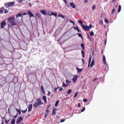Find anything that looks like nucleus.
<instances>
[{"instance_id": "nucleus-29", "label": "nucleus", "mask_w": 124, "mask_h": 124, "mask_svg": "<svg viewBox=\"0 0 124 124\" xmlns=\"http://www.w3.org/2000/svg\"><path fill=\"white\" fill-rule=\"evenodd\" d=\"M18 17H22V13H19L16 15V18Z\"/></svg>"}, {"instance_id": "nucleus-1", "label": "nucleus", "mask_w": 124, "mask_h": 124, "mask_svg": "<svg viewBox=\"0 0 124 124\" xmlns=\"http://www.w3.org/2000/svg\"><path fill=\"white\" fill-rule=\"evenodd\" d=\"M7 21L11 24L12 27L13 26H16L17 25V23L16 22V20H15V17H11L8 18Z\"/></svg>"}, {"instance_id": "nucleus-30", "label": "nucleus", "mask_w": 124, "mask_h": 124, "mask_svg": "<svg viewBox=\"0 0 124 124\" xmlns=\"http://www.w3.org/2000/svg\"><path fill=\"white\" fill-rule=\"evenodd\" d=\"M90 35L91 36H93L94 35V33H93V31H91L90 32Z\"/></svg>"}, {"instance_id": "nucleus-8", "label": "nucleus", "mask_w": 124, "mask_h": 124, "mask_svg": "<svg viewBox=\"0 0 124 124\" xmlns=\"http://www.w3.org/2000/svg\"><path fill=\"white\" fill-rule=\"evenodd\" d=\"M32 109V104H30L28 106V112H30Z\"/></svg>"}, {"instance_id": "nucleus-34", "label": "nucleus", "mask_w": 124, "mask_h": 124, "mask_svg": "<svg viewBox=\"0 0 124 124\" xmlns=\"http://www.w3.org/2000/svg\"><path fill=\"white\" fill-rule=\"evenodd\" d=\"M66 84H70L71 83V81L68 80L67 79L66 80Z\"/></svg>"}, {"instance_id": "nucleus-2", "label": "nucleus", "mask_w": 124, "mask_h": 124, "mask_svg": "<svg viewBox=\"0 0 124 124\" xmlns=\"http://www.w3.org/2000/svg\"><path fill=\"white\" fill-rule=\"evenodd\" d=\"M44 103L41 101L40 98H38L33 104V107L36 108V107H38L40 105H43Z\"/></svg>"}, {"instance_id": "nucleus-20", "label": "nucleus", "mask_w": 124, "mask_h": 124, "mask_svg": "<svg viewBox=\"0 0 124 124\" xmlns=\"http://www.w3.org/2000/svg\"><path fill=\"white\" fill-rule=\"evenodd\" d=\"M59 103H60V101L57 100L55 105V107H58V106L59 105Z\"/></svg>"}, {"instance_id": "nucleus-14", "label": "nucleus", "mask_w": 124, "mask_h": 124, "mask_svg": "<svg viewBox=\"0 0 124 124\" xmlns=\"http://www.w3.org/2000/svg\"><path fill=\"white\" fill-rule=\"evenodd\" d=\"M70 5L73 8H76V5L75 4H74L73 2H71L70 3Z\"/></svg>"}, {"instance_id": "nucleus-58", "label": "nucleus", "mask_w": 124, "mask_h": 124, "mask_svg": "<svg viewBox=\"0 0 124 124\" xmlns=\"http://www.w3.org/2000/svg\"><path fill=\"white\" fill-rule=\"evenodd\" d=\"M17 117H18V113H17L16 115L14 116V118H17Z\"/></svg>"}, {"instance_id": "nucleus-22", "label": "nucleus", "mask_w": 124, "mask_h": 124, "mask_svg": "<svg viewBox=\"0 0 124 124\" xmlns=\"http://www.w3.org/2000/svg\"><path fill=\"white\" fill-rule=\"evenodd\" d=\"M80 46L83 50H85V45L83 43H81Z\"/></svg>"}, {"instance_id": "nucleus-26", "label": "nucleus", "mask_w": 124, "mask_h": 124, "mask_svg": "<svg viewBox=\"0 0 124 124\" xmlns=\"http://www.w3.org/2000/svg\"><path fill=\"white\" fill-rule=\"evenodd\" d=\"M121 9H122V6H121V5H119V8H118V13L121 12Z\"/></svg>"}, {"instance_id": "nucleus-10", "label": "nucleus", "mask_w": 124, "mask_h": 124, "mask_svg": "<svg viewBox=\"0 0 124 124\" xmlns=\"http://www.w3.org/2000/svg\"><path fill=\"white\" fill-rule=\"evenodd\" d=\"M103 62L104 64H107L106 63V58H105V55H103Z\"/></svg>"}, {"instance_id": "nucleus-54", "label": "nucleus", "mask_w": 124, "mask_h": 124, "mask_svg": "<svg viewBox=\"0 0 124 124\" xmlns=\"http://www.w3.org/2000/svg\"><path fill=\"white\" fill-rule=\"evenodd\" d=\"M63 1L65 2L66 4H67V1L66 0H63Z\"/></svg>"}, {"instance_id": "nucleus-38", "label": "nucleus", "mask_w": 124, "mask_h": 124, "mask_svg": "<svg viewBox=\"0 0 124 124\" xmlns=\"http://www.w3.org/2000/svg\"><path fill=\"white\" fill-rule=\"evenodd\" d=\"M105 23H106V24H108V23H109V21H108V19L106 18L105 19Z\"/></svg>"}, {"instance_id": "nucleus-63", "label": "nucleus", "mask_w": 124, "mask_h": 124, "mask_svg": "<svg viewBox=\"0 0 124 124\" xmlns=\"http://www.w3.org/2000/svg\"><path fill=\"white\" fill-rule=\"evenodd\" d=\"M42 92H43L44 94H45V91L43 90Z\"/></svg>"}, {"instance_id": "nucleus-35", "label": "nucleus", "mask_w": 124, "mask_h": 124, "mask_svg": "<svg viewBox=\"0 0 124 124\" xmlns=\"http://www.w3.org/2000/svg\"><path fill=\"white\" fill-rule=\"evenodd\" d=\"M67 86H68V84L67 85L65 83H64V82H63V85L62 87H67Z\"/></svg>"}, {"instance_id": "nucleus-33", "label": "nucleus", "mask_w": 124, "mask_h": 124, "mask_svg": "<svg viewBox=\"0 0 124 124\" xmlns=\"http://www.w3.org/2000/svg\"><path fill=\"white\" fill-rule=\"evenodd\" d=\"M18 3H22L23 2V0H16Z\"/></svg>"}, {"instance_id": "nucleus-64", "label": "nucleus", "mask_w": 124, "mask_h": 124, "mask_svg": "<svg viewBox=\"0 0 124 124\" xmlns=\"http://www.w3.org/2000/svg\"><path fill=\"white\" fill-rule=\"evenodd\" d=\"M80 103H78V107L79 108L80 107Z\"/></svg>"}, {"instance_id": "nucleus-37", "label": "nucleus", "mask_w": 124, "mask_h": 124, "mask_svg": "<svg viewBox=\"0 0 124 124\" xmlns=\"http://www.w3.org/2000/svg\"><path fill=\"white\" fill-rule=\"evenodd\" d=\"M72 92V90L70 89L68 91V94H70L71 93V92Z\"/></svg>"}, {"instance_id": "nucleus-50", "label": "nucleus", "mask_w": 124, "mask_h": 124, "mask_svg": "<svg viewBox=\"0 0 124 124\" xmlns=\"http://www.w3.org/2000/svg\"><path fill=\"white\" fill-rule=\"evenodd\" d=\"M96 80H98V79H97V78H96L93 80V82H95Z\"/></svg>"}, {"instance_id": "nucleus-41", "label": "nucleus", "mask_w": 124, "mask_h": 124, "mask_svg": "<svg viewBox=\"0 0 124 124\" xmlns=\"http://www.w3.org/2000/svg\"><path fill=\"white\" fill-rule=\"evenodd\" d=\"M69 21L70 23H72V24H73L74 25H75V22H74V21L71 20H69Z\"/></svg>"}, {"instance_id": "nucleus-6", "label": "nucleus", "mask_w": 124, "mask_h": 124, "mask_svg": "<svg viewBox=\"0 0 124 124\" xmlns=\"http://www.w3.org/2000/svg\"><path fill=\"white\" fill-rule=\"evenodd\" d=\"M21 121H23V117L21 116L18 117L16 120V124H20Z\"/></svg>"}, {"instance_id": "nucleus-51", "label": "nucleus", "mask_w": 124, "mask_h": 124, "mask_svg": "<svg viewBox=\"0 0 124 124\" xmlns=\"http://www.w3.org/2000/svg\"><path fill=\"white\" fill-rule=\"evenodd\" d=\"M46 113H49V109H48V108H46Z\"/></svg>"}, {"instance_id": "nucleus-21", "label": "nucleus", "mask_w": 124, "mask_h": 124, "mask_svg": "<svg viewBox=\"0 0 124 124\" xmlns=\"http://www.w3.org/2000/svg\"><path fill=\"white\" fill-rule=\"evenodd\" d=\"M77 69L78 70V73H80V72H82L83 69H79L78 67H77Z\"/></svg>"}, {"instance_id": "nucleus-12", "label": "nucleus", "mask_w": 124, "mask_h": 124, "mask_svg": "<svg viewBox=\"0 0 124 124\" xmlns=\"http://www.w3.org/2000/svg\"><path fill=\"white\" fill-rule=\"evenodd\" d=\"M92 62V56H90L89 58V62H88V67L90 66L91 64V62Z\"/></svg>"}, {"instance_id": "nucleus-61", "label": "nucleus", "mask_w": 124, "mask_h": 124, "mask_svg": "<svg viewBox=\"0 0 124 124\" xmlns=\"http://www.w3.org/2000/svg\"><path fill=\"white\" fill-rule=\"evenodd\" d=\"M84 2L85 3H87V2H88V0H85Z\"/></svg>"}, {"instance_id": "nucleus-27", "label": "nucleus", "mask_w": 124, "mask_h": 124, "mask_svg": "<svg viewBox=\"0 0 124 124\" xmlns=\"http://www.w3.org/2000/svg\"><path fill=\"white\" fill-rule=\"evenodd\" d=\"M11 123L12 124H15V119H13L11 121Z\"/></svg>"}, {"instance_id": "nucleus-55", "label": "nucleus", "mask_w": 124, "mask_h": 124, "mask_svg": "<svg viewBox=\"0 0 124 124\" xmlns=\"http://www.w3.org/2000/svg\"><path fill=\"white\" fill-rule=\"evenodd\" d=\"M62 90H63V89L62 88H61L60 89H59V92H62Z\"/></svg>"}, {"instance_id": "nucleus-59", "label": "nucleus", "mask_w": 124, "mask_h": 124, "mask_svg": "<svg viewBox=\"0 0 124 124\" xmlns=\"http://www.w3.org/2000/svg\"><path fill=\"white\" fill-rule=\"evenodd\" d=\"M55 92H57V91H58V88H55L54 89Z\"/></svg>"}, {"instance_id": "nucleus-57", "label": "nucleus", "mask_w": 124, "mask_h": 124, "mask_svg": "<svg viewBox=\"0 0 124 124\" xmlns=\"http://www.w3.org/2000/svg\"><path fill=\"white\" fill-rule=\"evenodd\" d=\"M41 89L42 91H44V88H43V86H41Z\"/></svg>"}, {"instance_id": "nucleus-24", "label": "nucleus", "mask_w": 124, "mask_h": 124, "mask_svg": "<svg viewBox=\"0 0 124 124\" xmlns=\"http://www.w3.org/2000/svg\"><path fill=\"white\" fill-rule=\"evenodd\" d=\"M35 16L38 18H39L40 17V14H39L38 13H37L35 14Z\"/></svg>"}, {"instance_id": "nucleus-18", "label": "nucleus", "mask_w": 124, "mask_h": 124, "mask_svg": "<svg viewBox=\"0 0 124 124\" xmlns=\"http://www.w3.org/2000/svg\"><path fill=\"white\" fill-rule=\"evenodd\" d=\"M4 7H2L0 8V13L3 14V11H4Z\"/></svg>"}, {"instance_id": "nucleus-32", "label": "nucleus", "mask_w": 124, "mask_h": 124, "mask_svg": "<svg viewBox=\"0 0 124 124\" xmlns=\"http://www.w3.org/2000/svg\"><path fill=\"white\" fill-rule=\"evenodd\" d=\"M79 93V92H77L74 95V97H77V95H78V94Z\"/></svg>"}, {"instance_id": "nucleus-3", "label": "nucleus", "mask_w": 124, "mask_h": 124, "mask_svg": "<svg viewBox=\"0 0 124 124\" xmlns=\"http://www.w3.org/2000/svg\"><path fill=\"white\" fill-rule=\"evenodd\" d=\"M82 28L83 30L85 31H90V29H92L93 28V25L92 24H90L89 26H86L85 25H82Z\"/></svg>"}, {"instance_id": "nucleus-40", "label": "nucleus", "mask_w": 124, "mask_h": 124, "mask_svg": "<svg viewBox=\"0 0 124 124\" xmlns=\"http://www.w3.org/2000/svg\"><path fill=\"white\" fill-rule=\"evenodd\" d=\"M95 9V5H93L92 7V10H94Z\"/></svg>"}, {"instance_id": "nucleus-36", "label": "nucleus", "mask_w": 124, "mask_h": 124, "mask_svg": "<svg viewBox=\"0 0 124 124\" xmlns=\"http://www.w3.org/2000/svg\"><path fill=\"white\" fill-rule=\"evenodd\" d=\"M16 111L17 113H18L19 115H21V110L20 109H16Z\"/></svg>"}, {"instance_id": "nucleus-48", "label": "nucleus", "mask_w": 124, "mask_h": 124, "mask_svg": "<svg viewBox=\"0 0 124 124\" xmlns=\"http://www.w3.org/2000/svg\"><path fill=\"white\" fill-rule=\"evenodd\" d=\"M83 102H87L88 100H87V99H83Z\"/></svg>"}, {"instance_id": "nucleus-23", "label": "nucleus", "mask_w": 124, "mask_h": 124, "mask_svg": "<svg viewBox=\"0 0 124 124\" xmlns=\"http://www.w3.org/2000/svg\"><path fill=\"white\" fill-rule=\"evenodd\" d=\"M81 54L82 58H85V51L84 50L81 51Z\"/></svg>"}, {"instance_id": "nucleus-45", "label": "nucleus", "mask_w": 124, "mask_h": 124, "mask_svg": "<svg viewBox=\"0 0 124 124\" xmlns=\"http://www.w3.org/2000/svg\"><path fill=\"white\" fill-rule=\"evenodd\" d=\"M47 92H48V94H47V95L48 96H50L51 93H50V91H48Z\"/></svg>"}, {"instance_id": "nucleus-16", "label": "nucleus", "mask_w": 124, "mask_h": 124, "mask_svg": "<svg viewBox=\"0 0 124 124\" xmlns=\"http://www.w3.org/2000/svg\"><path fill=\"white\" fill-rule=\"evenodd\" d=\"M94 65V59L92 60L91 64L90 65V67H93Z\"/></svg>"}, {"instance_id": "nucleus-31", "label": "nucleus", "mask_w": 124, "mask_h": 124, "mask_svg": "<svg viewBox=\"0 0 124 124\" xmlns=\"http://www.w3.org/2000/svg\"><path fill=\"white\" fill-rule=\"evenodd\" d=\"M115 11H116V9L115 8H113L112 9V12H111V15H113L114 13H115Z\"/></svg>"}, {"instance_id": "nucleus-53", "label": "nucleus", "mask_w": 124, "mask_h": 124, "mask_svg": "<svg viewBox=\"0 0 124 124\" xmlns=\"http://www.w3.org/2000/svg\"><path fill=\"white\" fill-rule=\"evenodd\" d=\"M104 43H105V45H106V43H107V40H104Z\"/></svg>"}, {"instance_id": "nucleus-25", "label": "nucleus", "mask_w": 124, "mask_h": 124, "mask_svg": "<svg viewBox=\"0 0 124 124\" xmlns=\"http://www.w3.org/2000/svg\"><path fill=\"white\" fill-rule=\"evenodd\" d=\"M78 22L80 24V25H81V27H83V25H84V24H83V21H82V20H79L78 21Z\"/></svg>"}, {"instance_id": "nucleus-7", "label": "nucleus", "mask_w": 124, "mask_h": 124, "mask_svg": "<svg viewBox=\"0 0 124 124\" xmlns=\"http://www.w3.org/2000/svg\"><path fill=\"white\" fill-rule=\"evenodd\" d=\"M27 12L31 18V17H34L33 14H32V13L31 12V11H28Z\"/></svg>"}, {"instance_id": "nucleus-15", "label": "nucleus", "mask_w": 124, "mask_h": 124, "mask_svg": "<svg viewBox=\"0 0 124 124\" xmlns=\"http://www.w3.org/2000/svg\"><path fill=\"white\" fill-rule=\"evenodd\" d=\"M51 16H55V17H57L58 16V14L57 13H51Z\"/></svg>"}, {"instance_id": "nucleus-11", "label": "nucleus", "mask_w": 124, "mask_h": 124, "mask_svg": "<svg viewBox=\"0 0 124 124\" xmlns=\"http://www.w3.org/2000/svg\"><path fill=\"white\" fill-rule=\"evenodd\" d=\"M41 13L43 15H47V13H46V11L45 10H42L40 11Z\"/></svg>"}, {"instance_id": "nucleus-62", "label": "nucleus", "mask_w": 124, "mask_h": 124, "mask_svg": "<svg viewBox=\"0 0 124 124\" xmlns=\"http://www.w3.org/2000/svg\"><path fill=\"white\" fill-rule=\"evenodd\" d=\"M7 25L8 26V28H11V26H10V25L9 24H8Z\"/></svg>"}, {"instance_id": "nucleus-9", "label": "nucleus", "mask_w": 124, "mask_h": 124, "mask_svg": "<svg viewBox=\"0 0 124 124\" xmlns=\"http://www.w3.org/2000/svg\"><path fill=\"white\" fill-rule=\"evenodd\" d=\"M58 110L57 108H54L52 110V115H55L56 114V111Z\"/></svg>"}, {"instance_id": "nucleus-5", "label": "nucleus", "mask_w": 124, "mask_h": 124, "mask_svg": "<svg viewBox=\"0 0 124 124\" xmlns=\"http://www.w3.org/2000/svg\"><path fill=\"white\" fill-rule=\"evenodd\" d=\"M5 26H6V22H5V21H2L0 24L1 29H4V28H5Z\"/></svg>"}, {"instance_id": "nucleus-49", "label": "nucleus", "mask_w": 124, "mask_h": 124, "mask_svg": "<svg viewBox=\"0 0 124 124\" xmlns=\"http://www.w3.org/2000/svg\"><path fill=\"white\" fill-rule=\"evenodd\" d=\"M64 121H65V120L64 119H62L60 121V123H63V122H64Z\"/></svg>"}, {"instance_id": "nucleus-60", "label": "nucleus", "mask_w": 124, "mask_h": 124, "mask_svg": "<svg viewBox=\"0 0 124 124\" xmlns=\"http://www.w3.org/2000/svg\"><path fill=\"white\" fill-rule=\"evenodd\" d=\"M29 6H30V7H31V2L29 3Z\"/></svg>"}, {"instance_id": "nucleus-19", "label": "nucleus", "mask_w": 124, "mask_h": 124, "mask_svg": "<svg viewBox=\"0 0 124 124\" xmlns=\"http://www.w3.org/2000/svg\"><path fill=\"white\" fill-rule=\"evenodd\" d=\"M58 17H62V19H65V16H64L61 15V14H58Z\"/></svg>"}, {"instance_id": "nucleus-13", "label": "nucleus", "mask_w": 124, "mask_h": 124, "mask_svg": "<svg viewBox=\"0 0 124 124\" xmlns=\"http://www.w3.org/2000/svg\"><path fill=\"white\" fill-rule=\"evenodd\" d=\"M78 78V76L77 75V76H74V77H73V82H76V81H77Z\"/></svg>"}, {"instance_id": "nucleus-4", "label": "nucleus", "mask_w": 124, "mask_h": 124, "mask_svg": "<svg viewBox=\"0 0 124 124\" xmlns=\"http://www.w3.org/2000/svg\"><path fill=\"white\" fill-rule=\"evenodd\" d=\"M13 5H14V2H9L5 3V6L6 8H8L10 6H13Z\"/></svg>"}, {"instance_id": "nucleus-43", "label": "nucleus", "mask_w": 124, "mask_h": 124, "mask_svg": "<svg viewBox=\"0 0 124 124\" xmlns=\"http://www.w3.org/2000/svg\"><path fill=\"white\" fill-rule=\"evenodd\" d=\"M86 110V108L83 107V109L81 110V112H84Z\"/></svg>"}, {"instance_id": "nucleus-42", "label": "nucleus", "mask_w": 124, "mask_h": 124, "mask_svg": "<svg viewBox=\"0 0 124 124\" xmlns=\"http://www.w3.org/2000/svg\"><path fill=\"white\" fill-rule=\"evenodd\" d=\"M74 29L75 30H76V31H77V30H78L79 29V28H78V27H76V26H75V27H74Z\"/></svg>"}, {"instance_id": "nucleus-44", "label": "nucleus", "mask_w": 124, "mask_h": 124, "mask_svg": "<svg viewBox=\"0 0 124 124\" xmlns=\"http://www.w3.org/2000/svg\"><path fill=\"white\" fill-rule=\"evenodd\" d=\"M28 109L26 108L25 110H22V113H26Z\"/></svg>"}, {"instance_id": "nucleus-56", "label": "nucleus", "mask_w": 124, "mask_h": 124, "mask_svg": "<svg viewBox=\"0 0 124 124\" xmlns=\"http://www.w3.org/2000/svg\"><path fill=\"white\" fill-rule=\"evenodd\" d=\"M23 16L28 15V14L26 13H24L23 14Z\"/></svg>"}, {"instance_id": "nucleus-52", "label": "nucleus", "mask_w": 124, "mask_h": 124, "mask_svg": "<svg viewBox=\"0 0 124 124\" xmlns=\"http://www.w3.org/2000/svg\"><path fill=\"white\" fill-rule=\"evenodd\" d=\"M47 15H48V16H51V14H50V11H48L47 12Z\"/></svg>"}, {"instance_id": "nucleus-28", "label": "nucleus", "mask_w": 124, "mask_h": 124, "mask_svg": "<svg viewBox=\"0 0 124 124\" xmlns=\"http://www.w3.org/2000/svg\"><path fill=\"white\" fill-rule=\"evenodd\" d=\"M78 37H81V39L83 40V36L82 35V34L81 33H78Z\"/></svg>"}, {"instance_id": "nucleus-39", "label": "nucleus", "mask_w": 124, "mask_h": 124, "mask_svg": "<svg viewBox=\"0 0 124 124\" xmlns=\"http://www.w3.org/2000/svg\"><path fill=\"white\" fill-rule=\"evenodd\" d=\"M99 24H100V25H103V20H100Z\"/></svg>"}, {"instance_id": "nucleus-17", "label": "nucleus", "mask_w": 124, "mask_h": 124, "mask_svg": "<svg viewBox=\"0 0 124 124\" xmlns=\"http://www.w3.org/2000/svg\"><path fill=\"white\" fill-rule=\"evenodd\" d=\"M43 99L44 100L45 103L47 102V98L46 97V96H43Z\"/></svg>"}, {"instance_id": "nucleus-46", "label": "nucleus", "mask_w": 124, "mask_h": 124, "mask_svg": "<svg viewBox=\"0 0 124 124\" xmlns=\"http://www.w3.org/2000/svg\"><path fill=\"white\" fill-rule=\"evenodd\" d=\"M5 14H6V13H8V11H7V9H5L4 11Z\"/></svg>"}, {"instance_id": "nucleus-47", "label": "nucleus", "mask_w": 124, "mask_h": 124, "mask_svg": "<svg viewBox=\"0 0 124 124\" xmlns=\"http://www.w3.org/2000/svg\"><path fill=\"white\" fill-rule=\"evenodd\" d=\"M5 123L6 124H8V123H9V120L6 121V120H5Z\"/></svg>"}]
</instances>
